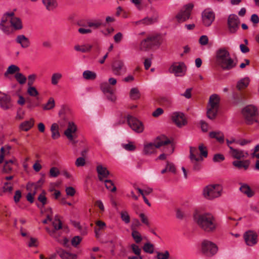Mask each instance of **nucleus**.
Returning <instances> with one entry per match:
<instances>
[{
  "instance_id": "f257e3e1",
  "label": "nucleus",
  "mask_w": 259,
  "mask_h": 259,
  "mask_svg": "<svg viewBox=\"0 0 259 259\" xmlns=\"http://www.w3.org/2000/svg\"><path fill=\"white\" fill-rule=\"evenodd\" d=\"M193 218L199 227L205 232H214L219 226L215 218L210 213H199L195 211L193 214Z\"/></svg>"
},
{
  "instance_id": "f03ea898",
  "label": "nucleus",
  "mask_w": 259,
  "mask_h": 259,
  "mask_svg": "<svg viewBox=\"0 0 259 259\" xmlns=\"http://www.w3.org/2000/svg\"><path fill=\"white\" fill-rule=\"evenodd\" d=\"M216 61L218 65L225 71L234 68L237 64V59L232 58L225 48H221L217 51Z\"/></svg>"
},
{
  "instance_id": "7ed1b4c3",
  "label": "nucleus",
  "mask_w": 259,
  "mask_h": 259,
  "mask_svg": "<svg viewBox=\"0 0 259 259\" xmlns=\"http://www.w3.org/2000/svg\"><path fill=\"white\" fill-rule=\"evenodd\" d=\"M241 113L247 124L251 125L257 122L258 111L255 106L252 105L246 106L242 109Z\"/></svg>"
},
{
  "instance_id": "20e7f679",
  "label": "nucleus",
  "mask_w": 259,
  "mask_h": 259,
  "mask_svg": "<svg viewBox=\"0 0 259 259\" xmlns=\"http://www.w3.org/2000/svg\"><path fill=\"white\" fill-rule=\"evenodd\" d=\"M171 143V141L164 136H161L156 138L155 143H150L145 145L143 152L146 155L153 153L156 148H158L162 146Z\"/></svg>"
},
{
  "instance_id": "39448f33",
  "label": "nucleus",
  "mask_w": 259,
  "mask_h": 259,
  "mask_svg": "<svg viewBox=\"0 0 259 259\" xmlns=\"http://www.w3.org/2000/svg\"><path fill=\"white\" fill-rule=\"evenodd\" d=\"M161 44V38L159 35H150L141 42L139 49L141 51H146L153 47H158Z\"/></svg>"
},
{
  "instance_id": "423d86ee",
  "label": "nucleus",
  "mask_w": 259,
  "mask_h": 259,
  "mask_svg": "<svg viewBox=\"0 0 259 259\" xmlns=\"http://www.w3.org/2000/svg\"><path fill=\"white\" fill-rule=\"evenodd\" d=\"M222 188L220 185H212L205 187L203 191L204 197L207 199H212L221 196Z\"/></svg>"
},
{
  "instance_id": "0eeeda50",
  "label": "nucleus",
  "mask_w": 259,
  "mask_h": 259,
  "mask_svg": "<svg viewBox=\"0 0 259 259\" xmlns=\"http://www.w3.org/2000/svg\"><path fill=\"white\" fill-rule=\"evenodd\" d=\"M201 250L204 255L211 257L217 253L218 248L213 242L208 240H204L201 242Z\"/></svg>"
},
{
  "instance_id": "6e6552de",
  "label": "nucleus",
  "mask_w": 259,
  "mask_h": 259,
  "mask_svg": "<svg viewBox=\"0 0 259 259\" xmlns=\"http://www.w3.org/2000/svg\"><path fill=\"white\" fill-rule=\"evenodd\" d=\"M193 7L194 5L191 3L185 5L176 16L178 22L182 23L189 19Z\"/></svg>"
},
{
  "instance_id": "1a4fd4ad",
  "label": "nucleus",
  "mask_w": 259,
  "mask_h": 259,
  "mask_svg": "<svg viewBox=\"0 0 259 259\" xmlns=\"http://www.w3.org/2000/svg\"><path fill=\"white\" fill-rule=\"evenodd\" d=\"M190 159L193 165V169L196 171L200 170L201 167L200 162L203 160V158L198 156L197 148L196 147H190Z\"/></svg>"
},
{
  "instance_id": "9d476101",
  "label": "nucleus",
  "mask_w": 259,
  "mask_h": 259,
  "mask_svg": "<svg viewBox=\"0 0 259 259\" xmlns=\"http://www.w3.org/2000/svg\"><path fill=\"white\" fill-rule=\"evenodd\" d=\"M240 23V20L236 15H230L227 20V26L229 32L231 34L236 33L239 28Z\"/></svg>"
},
{
  "instance_id": "9b49d317",
  "label": "nucleus",
  "mask_w": 259,
  "mask_h": 259,
  "mask_svg": "<svg viewBox=\"0 0 259 259\" xmlns=\"http://www.w3.org/2000/svg\"><path fill=\"white\" fill-rule=\"evenodd\" d=\"M77 127L76 124L72 121H69L67 122V127L64 134L69 141L73 142L77 138Z\"/></svg>"
},
{
  "instance_id": "f8f14e48",
  "label": "nucleus",
  "mask_w": 259,
  "mask_h": 259,
  "mask_svg": "<svg viewBox=\"0 0 259 259\" xmlns=\"http://www.w3.org/2000/svg\"><path fill=\"white\" fill-rule=\"evenodd\" d=\"M127 122L130 127L135 132L141 133L143 132L144 127L141 121L131 115L127 116Z\"/></svg>"
},
{
  "instance_id": "ddd939ff",
  "label": "nucleus",
  "mask_w": 259,
  "mask_h": 259,
  "mask_svg": "<svg viewBox=\"0 0 259 259\" xmlns=\"http://www.w3.org/2000/svg\"><path fill=\"white\" fill-rule=\"evenodd\" d=\"M169 71L176 76H183L186 73V66L183 62H175L171 65Z\"/></svg>"
},
{
  "instance_id": "4468645a",
  "label": "nucleus",
  "mask_w": 259,
  "mask_h": 259,
  "mask_svg": "<svg viewBox=\"0 0 259 259\" xmlns=\"http://www.w3.org/2000/svg\"><path fill=\"white\" fill-rule=\"evenodd\" d=\"M171 118L173 122L179 127H182L187 123L184 114L181 112H175L171 114Z\"/></svg>"
},
{
  "instance_id": "2eb2a0df",
  "label": "nucleus",
  "mask_w": 259,
  "mask_h": 259,
  "mask_svg": "<svg viewBox=\"0 0 259 259\" xmlns=\"http://www.w3.org/2000/svg\"><path fill=\"white\" fill-rule=\"evenodd\" d=\"M112 70L116 75H121L126 72V67L122 60H116L112 64Z\"/></svg>"
},
{
  "instance_id": "dca6fc26",
  "label": "nucleus",
  "mask_w": 259,
  "mask_h": 259,
  "mask_svg": "<svg viewBox=\"0 0 259 259\" xmlns=\"http://www.w3.org/2000/svg\"><path fill=\"white\" fill-rule=\"evenodd\" d=\"M215 18L214 13L209 9L205 10L202 13V21L204 25L209 26Z\"/></svg>"
},
{
  "instance_id": "f3484780",
  "label": "nucleus",
  "mask_w": 259,
  "mask_h": 259,
  "mask_svg": "<svg viewBox=\"0 0 259 259\" xmlns=\"http://www.w3.org/2000/svg\"><path fill=\"white\" fill-rule=\"evenodd\" d=\"M244 239L247 245L252 246L257 243V235L255 233L249 231L244 233Z\"/></svg>"
},
{
  "instance_id": "a211bd4d",
  "label": "nucleus",
  "mask_w": 259,
  "mask_h": 259,
  "mask_svg": "<svg viewBox=\"0 0 259 259\" xmlns=\"http://www.w3.org/2000/svg\"><path fill=\"white\" fill-rule=\"evenodd\" d=\"M11 101L10 96L0 91V106L3 109L6 110L11 108Z\"/></svg>"
},
{
  "instance_id": "6ab92c4d",
  "label": "nucleus",
  "mask_w": 259,
  "mask_h": 259,
  "mask_svg": "<svg viewBox=\"0 0 259 259\" xmlns=\"http://www.w3.org/2000/svg\"><path fill=\"white\" fill-rule=\"evenodd\" d=\"M230 154L234 158L237 159H241L246 158L248 156L247 152L243 150L235 149L233 147H230Z\"/></svg>"
},
{
  "instance_id": "aec40b11",
  "label": "nucleus",
  "mask_w": 259,
  "mask_h": 259,
  "mask_svg": "<svg viewBox=\"0 0 259 259\" xmlns=\"http://www.w3.org/2000/svg\"><path fill=\"white\" fill-rule=\"evenodd\" d=\"M97 172L98 177L100 181H103L104 179L107 178L110 175V172L107 168L103 166L102 165H99L97 166Z\"/></svg>"
},
{
  "instance_id": "412c9836",
  "label": "nucleus",
  "mask_w": 259,
  "mask_h": 259,
  "mask_svg": "<svg viewBox=\"0 0 259 259\" xmlns=\"http://www.w3.org/2000/svg\"><path fill=\"white\" fill-rule=\"evenodd\" d=\"M10 20L7 16H3L0 23L1 29L6 34H9L11 32V28L9 25Z\"/></svg>"
},
{
  "instance_id": "4be33fe9",
  "label": "nucleus",
  "mask_w": 259,
  "mask_h": 259,
  "mask_svg": "<svg viewBox=\"0 0 259 259\" xmlns=\"http://www.w3.org/2000/svg\"><path fill=\"white\" fill-rule=\"evenodd\" d=\"M57 253L62 259H76L77 257L75 254L71 253L61 248L57 249Z\"/></svg>"
},
{
  "instance_id": "5701e85b",
  "label": "nucleus",
  "mask_w": 259,
  "mask_h": 259,
  "mask_svg": "<svg viewBox=\"0 0 259 259\" xmlns=\"http://www.w3.org/2000/svg\"><path fill=\"white\" fill-rule=\"evenodd\" d=\"M232 164L234 166L238 169L243 168L245 170H246L249 167L250 165V161L248 160H235L232 162Z\"/></svg>"
},
{
  "instance_id": "b1692460",
  "label": "nucleus",
  "mask_w": 259,
  "mask_h": 259,
  "mask_svg": "<svg viewBox=\"0 0 259 259\" xmlns=\"http://www.w3.org/2000/svg\"><path fill=\"white\" fill-rule=\"evenodd\" d=\"M44 182V179L41 178L36 183L29 182L26 185V189L29 191H32V189L36 191L37 189L41 187Z\"/></svg>"
},
{
  "instance_id": "393cba45",
  "label": "nucleus",
  "mask_w": 259,
  "mask_h": 259,
  "mask_svg": "<svg viewBox=\"0 0 259 259\" xmlns=\"http://www.w3.org/2000/svg\"><path fill=\"white\" fill-rule=\"evenodd\" d=\"M16 41L18 44H20L21 46L23 48H28L30 45L29 39L24 35H18Z\"/></svg>"
},
{
  "instance_id": "a878e982",
  "label": "nucleus",
  "mask_w": 259,
  "mask_h": 259,
  "mask_svg": "<svg viewBox=\"0 0 259 259\" xmlns=\"http://www.w3.org/2000/svg\"><path fill=\"white\" fill-rule=\"evenodd\" d=\"M220 98L218 95L213 94L211 95L209 100L208 107H211L212 108H218L219 107Z\"/></svg>"
},
{
  "instance_id": "bb28decb",
  "label": "nucleus",
  "mask_w": 259,
  "mask_h": 259,
  "mask_svg": "<svg viewBox=\"0 0 259 259\" xmlns=\"http://www.w3.org/2000/svg\"><path fill=\"white\" fill-rule=\"evenodd\" d=\"M250 82V79L249 77H245L240 79L237 83L236 88L237 89L241 91L243 89L246 88L249 85Z\"/></svg>"
},
{
  "instance_id": "cd10ccee",
  "label": "nucleus",
  "mask_w": 259,
  "mask_h": 259,
  "mask_svg": "<svg viewBox=\"0 0 259 259\" xmlns=\"http://www.w3.org/2000/svg\"><path fill=\"white\" fill-rule=\"evenodd\" d=\"M34 123V119L33 118H31L29 120L25 121L22 122L19 125V128L22 131L27 132L33 126Z\"/></svg>"
},
{
  "instance_id": "c85d7f7f",
  "label": "nucleus",
  "mask_w": 259,
  "mask_h": 259,
  "mask_svg": "<svg viewBox=\"0 0 259 259\" xmlns=\"http://www.w3.org/2000/svg\"><path fill=\"white\" fill-rule=\"evenodd\" d=\"M10 22L16 30H20L22 28V24L21 19L18 17H12L10 20Z\"/></svg>"
},
{
  "instance_id": "c756f323",
  "label": "nucleus",
  "mask_w": 259,
  "mask_h": 259,
  "mask_svg": "<svg viewBox=\"0 0 259 259\" xmlns=\"http://www.w3.org/2000/svg\"><path fill=\"white\" fill-rule=\"evenodd\" d=\"M240 190L248 197H251L254 195V192L251 190L250 187L246 184H241Z\"/></svg>"
},
{
  "instance_id": "7c9ffc66",
  "label": "nucleus",
  "mask_w": 259,
  "mask_h": 259,
  "mask_svg": "<svg viewBox=\"0 0 259 259\" xmlns=\"http://www.w3.org/2000/svg\"><path fill=\"white\" fill-rule=\"evenodd\" d=\"M51 131L52 133V138L53 139H57L60 137V134L59 132V125L57 123H54L52 124Z\"/></svg>"
},
{
  "instance_id": "2f4dec72",
  "label": "nucleus",
  "mask_w": 259,
  "mask_h": 259,
  "mask_svg": "<svg viewBox=\"0 0 259 259\" xmlns=\"http://www.w3.org/2000/svg\"><path fill=\"white\" fill-rule=\"evenodd\" d=\"M209 137L211 138L215 139L220 143L224 141V136L221 132H211L209 133Z\"/></svg>"
},
{
  "instance_id": "473e14b6",
  "label": "nucleus",
  "mask_w": 259,
  "mask_h": 259,
  "mask_svg": "<svg viewBox=\"0 0 259 259\" xmlns=\"http://www.w3.org/2000/svg\"><path fill=\"white\" fill-rule=\"evenodd\" d=\"M93 46L90 44H84L82 45H76L74 46V49L76 51L81 52L82 53H87L91 50Z\"/></svg>"
},
{
  "instance_id": "72a5a7b5",
  "label": "nucleus",
  "mask_w": 259,
  "mask_h": 259,
  "mask_svg": "<svg viewBox=\"0 0 259 259\" xmlns=\"http://www.w3.org/2000/svg\"><path fill=\"white\" fill-rule=\"evenodd\" d=\"M42 3L49 11L53 10L57 6L56 0H42Z\"/></svg>"
},
{
  "instance_id": "f704fd0d",
  "label": "nucleus",
  "mask_w": 259,
  "mask_h": 259,
  "mask_svg": "<svg viewBox=\"0 0 259 259\" xmlns=\"http://www.w3.org/2000/svg\"><path fill=\"white\" fill-rule=\"evenodd\" d=\"M130 98L134 100H138L140 98L141 94L137 88L131 89L130 92Z\"/></svg>"
},
{
  "instance_id": "c9c22d12",
  "label": "nucleus",
  "mask_w": 259,
  "mask_h": 259,
  "mask_svg": "<svg viewBox=\"0 0 259 259\" xmlns=\"http://www.w3.org/2000/svg\"><path fill=\"white\" fill-rule=\"evenodd\" d=\"M218 109V108H212L211 107L208 106L207 111V117L210 119H214L217 114Z\"/></svg>"
},
{
  "instance_id": "e433bc0d",
  "label": "nucleus",
  "mask_w": 259,
  "mask_h": 259,
  "mask_svg": "<svg viewBox=\"0 0 259 259\" xmlns=\"http://www.w3.org/2000/svg\"><path fill=\"white\" fill-rule=\"evenodd\" d=\"M62 77V75L61 73L56 72L53 73L51 76V83L54 85H57Z\"/></svg>"
},
{
  "instance_id": "4c0bfd02",
  "label": "nucleus",
  "mask_w": 259,
  "mask_h": 259,
  "mask_svg": "<svg viewBox=\"0 0 259 259\" xmlns=\"http://www.w3.org/2000/svg\"><path fill=\"white\" fill-rule=\"evenodd\" d=\"M83 77L87 80H94L96 78V73L90 70H85L83 72Z\"/></svg>"
},
{
  "instance_id": "58836bf2",
  "label": "nucleus",
  "mask_w": 259,
  "mask_h": 259,
  "mask_svg": "<svg viewBox=\"0 0 259 259\" xmlns=\"http://www.w3.org/2000/svg\"><path fill=\"white\" fill-rule=\"evenodd\" d=\"M20 68L15 65H10L5 72V76H7L8 74H13L19 71Z\"/></svg>"
},
{
  "instance_id": "ea45409f",
  "label": "nucleus",
  "mask_w": 259,
  "mask_h": 259,
  "mask_svg": "<svg viewBox=\"0 0 259 259\" xmlns=\"http://www.w3.org/2000/svg\"><path fill=\"white\" fill-rule=\"evenodd\" d=\"M156 20L155 19H153L152 18H149V17H145V18L136 21L135 22L136 25H140L141 24H144V25H149L153 24L155 22Z\"/></svg>"
},
{
  "instance_id": "a19ab883",
  "label": "nucleus",
  "mask_w": 259,
  "mask_h": 259,
  "mask_svg": "<svg viewBox=\"0 0 259 259\" xmlns=\"http://www.w3.org/2000/svg\"><path fill=\"white\" fill-rule=\"evenodd\" d=\"M107 189L109 191L114 192L116 191V187L114 185L113 182L110 180H106L103 181Z\"/></svg>"
},
{
  "instance_id": "79ce46f5",
  "label": "nucleus",
  "mask_w": 259,
  "mask_h": 259,
  "mask_svg": "<svg viewBox=\"0 0 259 259\" xmlns=\"http://www.w3.org/2000/svg\"><path fill=\"white\" fill-rule=\"evenodd\" d=\"M64 111L61 110L59 112V115L60 117H61V119L58 121V125H59L61 127H64L66 123H67V122L68 121L66 118L65 116L63 114Z\"/></svg>"
},
{
  "instance_id": "37998d69",
  "label": "nucleus",
  "mask_w": 259,
  "mask_h": 259,
  "mask_svg": "<svg viewBox=\"0 0 259 259\" xmlns=\"http://www.w3.org/2000/svg\"><path fill=\"white\" fill-rule=\"evenodd\" d=\"M53 226L54 228V230H55V233H56V231L61 229L62 227V222L59 219L58 215H56L55 217V220L52 223Z\"/></svg>"
},
{
  "instance_id": "c03bdc74",
  "label": "nucleus",
  "mask_w": 259,
  "mask_h": 259,
  "mask_svg": "<svg viewBox=\"0 0 259 259\" xmlns=\"http://www.w3.org/2000/svg\"><path fill=\"white\" fill-rule=\"evenodd\" d=\"M156 259H169L170 257L169 252L168 250H165L164 252L157 251Z\"/></svg>"
},
{
  "instance_id": "a18cd8bd",
  "label": "nucleus",
  "mask_w": 259,
  "mask_h": 259,
  "mask_svg": "<svg viewBox=\"0 0 259 259\" xmlns=\"http://www.w3.org/2000/svg\"><path fill=\"white\" fill-rule=\"evenodd\" d=\"M55 105V100L53 98H50L47 103L43 105V109L45 110H51L53 109Z\"/></svg>"
},
{
  "instance_id": "49530a36",
  "label": "nucleus",
  "mask_w": 259,
  "mask_h": 259,
  "mask_svg": "<svg viewBox=\"0 0 259 259\" xmlns=\"http://www.w3.org/2000/svg\"><path fill=\"white\" fill-rule=\"evenodd\" d=\"M132 236L137 243H140L142 240V237L140 233L137 230H132Z\"/></svg>"
},
{
  "instance_id": "de8ad7c7",
  "label": "nucleus",
  "mask_w": 259,
  "mask_h": 259,
  "mask_svg": "<svg viewBox=\"0 0 259 259\" xmlns=\"http://www.w3.org/2000/svg\"><path fill=\"white\" fill-rule=\"evenodd\" d=\"M143 249L145 252L152 254L154 252V245L149 242L146 243L144 245Z\"/></svg>"
},
{
  "instance_id": "09e8293b",
  "label": "nucleus",
  "mask_w": 259,
  "mask_h": 259,
  "mask_svg": "<svg viewBox=\"0 0 259 259\" xmlns=\"http://www.w3.org/2000/svg\"><path fill=\"white\" fill-rule=\"evenodd\" d=\"M13 162H14V161L12 160H10L8 161H6L5 162V163L4 165V168H3V170L5 172L9 173L12 170V165L13 163Z\"/></svg>"
},
{
  "instance_id": "8fccbe9b",
  "label": "nucleus",
  "mask_w": 259,
  "mask_h": 259,
  "mask_svg": "<svg viewBox=\"0 0 259 259\" xmlns=\"http://www.w3.org/2000/svg\"><path fill=\"white\" fill-rule=\"evenodd\" d=\"M15 77L17 81L21 84H24L26 81V77L21 73H17Z\"/></svg>"
},
{
  "instance_id": "3c124183",
  "label": "nucleus",
  "mask_w": 259,
  "mask_h": 259,
  "mask_svg": "<svg viewBox=\"0 0 259 259\" xmlns=\"http://www.w3.org/2000/svg\"><path fill=\"white\" fill-rule=\"evenodd\" d=\"M198 149L200 151V157H207L208 155V152L207 150V148L205 146H204L203 144H200L198 146Z\"/></svg>"
},
{
  "instance_id": "603ef678",
  "label": "nucleus",
  "mask_w": 259,
  "mask_h": 259,
  "mask_svg": "<svg viewBox=\"0 0 259 259\" xmlns=\"http://www.w3.org/2000/svg\"><path fill=\"white\" fill-rule=\"evenodd\" d=\"M120 215L122 221L125 224H128L130 222V217L127 211H121Z\"/></svg>"
},
{
  "instance_id": "864d4df0",
  "label": "nucleus",
  "mask_w": 259,
  "mask_h": 259,
  "mask_svg": "<svg viewBox=\"0 0 259 259\" xmlns=\"http://www.w3.org/2000/svg\"><path fill=\"white\" fill-rule=\"evenodd\" d=\"M27 93L32 97H36L38 95V92L34 87L29 86L27 89Z\"/></svg>"
},
{
  "instance_id": "5fc2aeb1",
  "label": "nucleus",
  "mask_w": 259,
  "mask_h": 259,
  "mask_svg": "<svg viewBox=\"0 0 259 259\" xmlns=\"http://www.w3.org/2000/svg\"><path fill=\"white\" fill-rule=\"evenodd\" d=\"M60 174V171L58 168L53 167L50 169V176L51 177L56 178Z\"/></svg>"
},
{
  "instance_id": "6e6d98bb",
  "label": "nucleus",
  "mask_w": 259,
  "mask_h": 259,
  "mask_svg": "<svg viewBox=\"0 0 259 259\" xmlns=\"http://www.w3.org/2000/svg\"><path fill=\"white\" fill-rule=\"evenodd\" d=\"M45 194V192L43 191L42 193L39 195L37 198L38 200L42 203L43 206L46 204L47 202V197H46Z\"/></svg>"
},
{
  "instance_id": "4d7b16f0",
  "label": "nucleus",
  "mask_w": 259,
  "mask_h": 259,
  "mask_svg": "<svg viewBox=\"0 0 259 259\" xmlns=\"http://www.w3.org/2000/svg\"><path fill=\"white\" fill-rule=\"evenodd\" d=\"M36 193V191L32 189V191H29L26 196L27 200L31 203L34 202V196Z\"/></svg>"
},
{
  "instance_id": "13d9d810",
  "label": "nucleus",
  "mask_w": 259,
  "mask_h": 259,
  "mask_svg": "<svg viewBox=\"0 0 259 259\" xmlns=\"http://www.w3.org/2000/svg\"><path fill=\"white\" fill-rule=\"evenodd\" d=\"M3 189L4 192H11L13 190L12 185L10 183L6 182L4 183Z\"/></svg>"
},
{
  "instance_id": "bf43d9fd",
  "label": "nucleus",
  "mask_w": 259,
  "mask_h": 259,
  "mask_svg": "<svg viewBox=\"0 0 259 259\" xmlns=\"http://www.w3.org/2000/svg\"><path fill=\"white\" fill-rule=\"evenodd\" d=\"M122 147L127 151H133L136 149V146L133 144V142H128L126 144H123Z\"/></svg>"
},
{
  "instance_id": "052dcab7",
  "label": "nucleus",
  "mask_w": 259,
  "mask_h": 259,
  "mask_svg": "<svg viewBox=\"0 0 259 259\" xmlns=\"http://www.w3.org/2000/svg\"><path fill=\"white\" fill-rule=\"evenodd\" d=\"M225 160L224 156L222 154H214L213 157V161L214 162H220Z\"/></svg>"
},
{
  "instance_id": "680f3d73",
  "label": "nucleus",
  "mask_w": 259,
  "mask_h": 259,
  "mask_svg": "<svg viewBox=\"0 0 259 259\" xmlns=\"http://www.w3.org/2000/svg\"><path fill=\"white\" fill-rule=\"evenodd\" d=\"M131 248L132 249L133 252L135 254H136L138 256L140 255L141 250V249L139 248V247L137 245L133 244L131 245Z\"/></svg>"
},
{
  "instance_id": "e2e57ef3",
  "label": "nucleus",
  "mask_w": 259,
  "mask_h": 259,
  "mask_svg": "<svg viewBox=\"0 0 259 259\" xmlns=\"http://www.w3.org/2000/svg\"><path fill=\"white\" fill-rule=\"evenodd\" d=\"M85 159L83 157H79L76 159L75 161V165L77 167L83 166L85 165Z\"/></svg>"
},
{
  "instance_id": "0e129e2a",
  "label": "nucleus",
  "mask_w": 259,
  "mask_h": 259,
  "mask_svg": "<svg viewBox=\"0 0 259 259\" xmlns=\"http://www.w3.org/2000/svg\"><path fill=\"white\" fill-rule=\"evenodd\" d=\"M81 241V238L78 236L74 237L71 240V244L74 246H76Z\"/></svg>"
},
{
  "instance_id": "69168bd1",
  "label": "nucleus",
  "mask_w": 259,
  "mask_h": 259,
  "mask_svg": "<svg viewBox=\"0 0 259 259\" xmlns=\"http://www.w3.org/2000/svg\"><path fill=\"white\" fill-rule=\"evenodd\" d=\"M36 75L32 74H30L28 76V85L31 86L33 84V82L36 78Z\"/></svg>"
},
{
  "instance_id": "338daca9",
  "label": "nucleus",
  "mask_w": 259,
  "mask_h": 259,
  "mask_svg": "<svg viewBox=\"0 0 259 259\" xmlns=\"http://www.w3.org/2000/svg\"><path fill=\"white\" fill-rule=\"evenodd\" d=\"M123 38V35L121 32H118L114 36V40L116 43H119Z\"/></svg>"
},
{
  "instance_id": "774afa93",
  "label": "nucleus",
  "mask_w": 259,
  "mask_h": 259,
  "mask_svg": "<svg viewBox=\"0 0 259 259\" xmlns=\"http://www.w3.org/2000/svg\"><path fill=\"white\" fill-rule=\"evenodd\" d=\"M199 43L202 45H206L208 41V38L206 35H202L199 40Z\"/></svg>"
}]
</instances>
